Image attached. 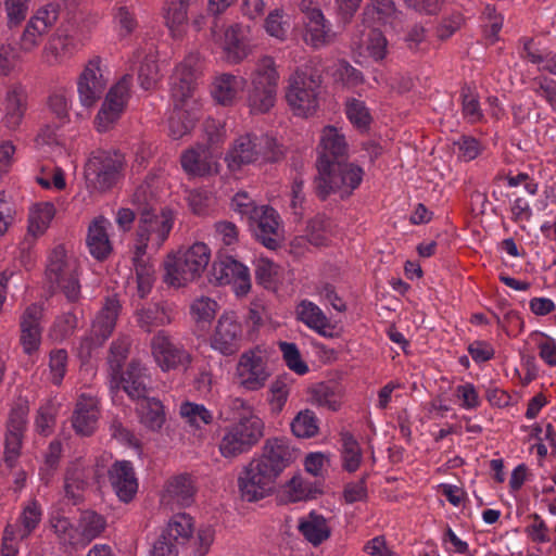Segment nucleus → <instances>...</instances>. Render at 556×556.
<instances>
[{
    "label": "nucleus",
    "mask_w": 556,
    "mask_h": 556,
    "mask_svg": "<svg viewBox=\"0 0 556 556\" xmlns=\"http://www.w3.org/2000/svg\"><path fill=\"white\" fill-rule=\"evenodd\" d=\"M198 62V55H187L176 66L170 77V98L174 109L168 119V128L169 136L175 140L189 134L199 118V103L195 98Z\"/></svg>",
    "instance_id": "nucleus-1"
},
{
    "label": "nucleus",
    "mask_w": 556,
    "mask_h": 556,
    "mask_svg": "<svg viewBox=\"0 0 556 556\" xmlns=\"http://www.w3.org/2000/svg\"><path fill=\"white\" fill-rule=\"evenodd\" d=\"M131 203L137 206L140 214L132 249L138 250V253H147L149 247L157 251L167 240L173 228L172 212L167 210L160 214L154 212V199L148 185H140L136 189Z\"/></svg>",
    "instance_id": "nucleus-2"
},
{
    "label": "nucleus",
    "mask_w": 556,
    "mask_h": 556,
    "mask_svg": "<svg viewBox=\"0 0 556 556\" xmlns=\"http://www.w3.org/2000/svg\"><path fill=\"white\" fill-rule=\"evenodd\" d=\"M211 261V250L203 242L180 248L164 261V282L180 288L199 279Z\"/></svg>",
    "instance_id": "nucleus-3"
},
{
    "label": "nucleus",
    "mask_w": 556,
    "mask_h": 556,
    "mask_svg": "<svg viewBox=\"0 0 556 556\" xmlns=\"http://www.w3.org/2000/svg\"><path fill=\"white\" fill-rule=\"evenodd\" d=\"M280 74L273 56L260 58L250 74L245 103L253 115L267 114L276 105Z\"/></svg>",
    "instance_id": "nucleus-4"
},
{
    "label": "nucleus",
    "mask_w": 556,
    "mask_h": 556,
    "mask_svg": "<svg viewBox=\"0 0 556 556\" xmlns=\"http://www.w3.org/2000/svg\"><path fill=\"white\" fill-rule=\"evenodd\" d=\"M265 424L255 414L239 416L237 421L225 427L218 442L224 458L233 459L250 452L264 437Z\"/></svg>",
    "instance_id": "nucleus-5"
},
{
    "label": "nucleus",
    "mask_w": 556,
    "mask_h": 556,
    "mask_svg": "<svg viewBox=\"0 0 556 556\" xmlns=\"http://www.w3.org/2000/svg\"><path fill=\"white\" fill-rule=\"evenodd\" d=\"M321 79L304 70H296L288 78L286 101L295 116L309 117L319 109Z\"/></svg>",
    "instance_id": "nucleus-6"
},
{
    "label": "nucleus",
    "mask_w": 556,
    "mask_h": 556,
    "mask_svg": "<svg viewBox=\"0 0 556 556\" xmlns=\"http://www.w3.org/2000/svg\"><path fill=\"white\" fill-rule=\"evenodd\" d=\"M281 154L276 140L267 135L245 134L238 137L226 155L228 167L232 170L242 165L275 162Z\"/></svg>",
    "instance_id": "nucleus-7"
},
{
    "label": "nucleus",
    "mask_w": 556,
    "mask_h": 556,
    "mask_svg": "<svg viewBox=\"0 0 556 556\" xmlns=\"http://www.w3.org/2000/svg\"><path fill=\"white\" fill-rule=\"evenodd\" d=\"M318 175L315 178L317 195L325 200L331 193H339L341 198L349 197L363 180V169L353 164L337 161L329 167L319 165Z\"/></svg>",
    "instance_id": "nucleus-8"
},
{
    "label": "nucleus",
    "mask_w": 556,
    "mask_h": 556,
    "mask_svg": "<svg viewBox=\"0 0 556 556\" xmlns=\"http://www.w3.org/2000/svg\"><path fill=\"white\" fill-rule=\"evenodd\" d=\"M208 144H195L185 150L180 155V164L182 169L192 176H207L217 173L218 163L217 155L213 151V147L223 141V132L219 130L215 122L205 124Z\"/></svg>",
    "instance_id": "nucleus-9"
},
{
    "label": "nucleus",
    "mask_w": 556,
    "mask_h": 556,
    "mask_svg": "<svg viewBox=\"0 0 556 556\" xmlns=\"http://www.w3.org/2000/svg\"><path fill=\"white\" fill-rule=\"evenodd\" d=\"M250 26L232 23L226 27L219 18L214 17L211 25L212 40L220 47L229 64H239L252 52L250 45Z\"/></svg>",
    "instance_id": "nucleus-10"
},
{
    "label": "nucleus",
    "mask_w": 556,
    "mask_h": 556,
    "mask_svg": "<svg viewBox=\"0 0 556 556\" xmlns=\"http://www.w3.org/2000/svg\"><path fill=\"white\" fill-rule=\"evenodd\" d=\"M271 376L266 350L255 346L244 351L238 358L235 380L239 388L256 392L262 390Z\"/></svg>",
    "instance_id": "nucleus-11"
},
{
    "label": "nucleus",
    "mask_w": 556,
    "mask_h": 556,
    "mask_svg": "<svg viewBox=\"0 0 556 556\" xmlns=\"http://www.w3.org/2000/svg\"><path fill=\"white\" fill-rule=\"evenodd\" d=\"M124 167V156L118 152L97 151L85 165L87 187L106 191L117 184Z\"/></svg>",
    "instance_id": "nucleus-12"
},
{
    "label": "nucleus",
    "mask_w": 556,
    "mask_h": 556,
    "mask_svg": "<svg viewBox=\"0 0 556 556\" xmlns=\"http://www.w3.org/2000/svg\"><path fill=\"white\" fill-rule=\"evenodd\" d=\"M119 312V301L115 296L106 298L92 321L90 333L80 339L78 356L81 359H89L92 352L102 346L113 333Z\"/></svg>",
    "instance_id": "nucleus-13"
},
{
    "label": "nucleus",
    "mask_w": 556,
    "mask_h": 556,
    "mask_svg": "<svg viewBox=\"0 0 556 556\" xmlns=\"http://www.w3.org/2000/svg\"><path fill=\"white\" fill-rule=\"evenodd\" d=\"M277 480L265 464L253 457L238 477V489L242 500L257 502L274 493Z\"/></svg>",
    "instance_id": "nucleus-14"
},
{
    "label": "nucleus",
    "mask_w": 556,
    "mask_h": 556,
    "mask_svg": "<svg viewBox=\"0 0 556 556\" xmlns=\"http://www.w3.org/2000/svg\"><path fill=\"white\" fill-rule=\"evenodd\" d=\"M151 354L163 372L187 370L192 362V354L176 342L167 331L159 330L150 342Z\"/></svg>",
    "instance_id": "nucleus-15"
},
{
    "label": "nucleus",
    "mask_w": 556,
    "mask_h": 556,
    "mask_svg": "<svg viewBox=\"0 0 556 556\" xmlns=\"http://www.w3.org/2000/svg\"><path fill=\"white\" fill-rule=\"evenodd\" d=\"M29 405L26 400L16 401L9 412L5 425L4 463L13 469L21 455L23 440L28 427Z\"/></svg>",
    "instance_id": "nucleus-16"
},
{
    "label": "nucleus",
    "mask_w": 556,
    "mask_h": 556,
    "mask_svg": "<svg viewBox=\"0 0 556 556\" xmlns=\"http://www.w3.org/2000/svg\"><path fill=\"white\" fill-rule=\"evenodd\" d=\"M243 328L235 312L219 316L210 337V346L223 356H232L242 346Z\"/></svg>",
    "instance_id": "nucleus-17"
},
{
    "label": "nucleus",
    "mask_w": 556,
    "mask_h": 556,
    "mask_svg": "<svg viewBox=\"0 0 556 556\" xmlns=\"http://www.w3.org/2000/svg\"><path fill=\"white\" fill-rule=\"evenodd\" d=\"M88 36L70 33L67 29H58L42 50V61L49 66L66 64L73 55L85 45Z\"/></svg>",
    "instance_id": "nucleus-18"
},
{
    "label": "nucleus",
    "mask_w": 556,
    "mask_h": 556,
    "mask_svg": "<svg viewBox=\"0 0 556 556\" xmlns=\"http://www.w3.org/2000/svg\"><path fill=\"white\" fill-rule=\"evenodd\" d=\"M131 76L125 75L109 90L101 109L96 116V125L99 131H106L121 117L129 99Z\"/></svg>",
    "instance_id": "nucleus-19"
},
{
    "label": "nucleus",
    "mask_w": 556,
    "mask_h": 556,
    "mask_svg": "<svg viewBox=\"0 0 556 556\" xmlns=\"http://www.w3.org/2000/svg\"><path fill=\"white\" fill-rule=\"evenodd\" d=\"M211 281L232 285L237 295H245L251 289L249 268L232 256H223L213 263Z\"/></svg>",
    "instance_id": "nucleus-20"
},
{
    "label": "nucleus",
    "mask_w": 556,
    "mask_h": 556,
    "mask_svg": "<svg viewBox=\"0 0 556 556\" xmlns=\"http://www.w3.org/2000/svg\"><path fill=\"white\" fill-rule=\"evenodd\" d=\"M101 62L99 56L90 59L77 78L78 98L81 105L86 108L93 106L106 88Z\"/></svg>",
    "instance_id": "nucleus-21"
},
{
    "label": "nucleus",
    "mask_w": 556,
    "mask_h": 556,
    "mask_svg": "<svg viewBox=\"0 0 556 556\" xmlns=\"http://www.w3.org/2000/svg\"><path fill=\"white\" fill-rule=\"evenodd\" d=\"M298 450L294 448L286 438H269L262 448L261 454L255 458L263 464L278 478L298 458Z\"/></svg>",
    "instance_id": "nucleus-22"
},
{
    "label": "nucleus",
    "mask_w": 556,
    "mask_h": 556,
    "mask_svg": "<svg viewBox=\"0 0 556 556\" xmlns=\"http://www.w3.org/2000/svg\"><path fill=\"white\" fill-rule=\"evenodd\" d=\"M298 450L294 448L286 438H269L262 448L261 454L255 458L263 464L278 478L298 458Z\"/></svg>",
    "instance_id": "nucleus-23"
},
{
    "label": "nucleus",
    "mask_w": 556,
    "mask_h": 556,
    "mask_svg": "<svg viewBox=\"0 0 556 556\" xmlns=\"http://www.w3.org/2000/svg\"><path fill=\"white\" fill-rule=\"evenodd\" d=\"M59 12L55 5L48 4L40 8L28 21L20 38V50L30 52L36 49L43 35L55 24Z\"/></svg>",
    "instance_id": "nucleus-24"
},
{
    "label": "nucleus",
    "mask_w": 556,
    "mask_h": 556,
    "mask_svg": "<svg viewBox=\"0 0 556 556\" xmlns=\"http://www.w3.org/2000/svg\"><path fill=\"white\" fill-rule=\"evenodd\" d=\"M45 308L41 304L28 305L20 317V343L25 354L31 355L41 344Z\"/></svg>",
    "instance_id": "nucleus-25"
},
{
    "label": "nucleus",
    "mask_w": 556,
    "mask_h": 556,
    "mask_svg": "<svg viewBox=\"0 0 556 556\" xmlns=\"http://www.w3.org/2000/svg\"><path fill=\"white\" fill-rule=\"evenodd\" d=\"M147 378V368L132 359L123 375L119 372L115 379L111 377V388L122 387L131 400L141 401L148 397Z\"/></svg>",
    "instance_id": "nucleus-26"
},
{
    "label": "nucleus",
    "mask_w": 556,
    "mask_h": 556,
    "mask_svg": "<svg viewBox=\"0 0 556 556\" xmlns=\"http://www.w3.org/2000/svg\"><path fill=\"white\" fill-rule=\"evenodd\" d=\"M346 152L348 143L344 135L333 126H326L320 136L317 170H319V165L324 164L329 167L331 163L344 160Z\"/></svg>",
    "instance_id": "nucleus-27"
},
{
    "label": "nucleus",
    "mask_w": 556,
    "mask_h": 556,
    "mask_svg": "<svg viewBox=\"0 0 556 556\" xmlns=\"http://www.w3.org/2000/svg\"><path fill=\"white\" fill-rule=\"evenodd\" d=\"M108 476L118 498L125 503L130 502L138 490V481L131 463L128 460L115 462L110 467Z\"/></svg>",
    "instance_id": "nucleus-28"
},
{
    "label": "nucleus",
    "mask_w": 556,
    "mask_h": 556,
    "mask_svg": "<svg viewBox=\"0 0 556 556\" xmlns=\"http://www.w3.org/2000/svg\"><path fill=\"white\" fill-rule=\"evenodd\" d=\"M98 404L96 395L87 393L79 395L72 417V426L76 433L81 435L93 433L99 419Z\"/></svg>",
    "instance_id": "nucleus-29"
},
{
    "label": "nucleus",
    "mask_w": 556,
    "mask_h": 556,
    "mask_svg": "<svg viewBox=\"0 0 556 556\" xmlns=\"http://www.w3.org/2000/svg\"><path fill=\"white\" fill-rule=\"evenodd\" d=\"M303 25L302 38L307 46L314 49L327 47L337 40V33L332 29L331 23L325 17L323 12L308 18H303Z\"/></svg>",
    "instance_id": "nucleus-30"
},
{
    "label": "nucleus",
    "mask_w": 556,
    "mask_h": 556,
    "mask_svg": "<svg viewBox=\"0 0 556 556\" xmlns=\"http://www.w3.org/2000/svg\"><path fill=\"white\" fill-rule=\"evenodd\" d=\"M247 86V79L231 73H222L215 76L211 94L213 99L225 106L235 104Z\"/></svg>",
    "instance_id": "nucleus-31"
},
{
    "label": "nucleus",
    "mask_w": 556,
    "mask_h": 556,
    "mask_svg": "<svg viewBox=\"0 0 556 556\" xmlns=\"http://www.w3.org/2000/svg\"><path fill=\"white\" fill-rule=\"evenodd\" d=\"M255 222L256 227L254 229L256 238L269 249H276L279 241V215L273 208L268 206H261L254 211V215L251 218Z\"/></svg>",
    "instance_id": "nucleus-32"
},
{
    "label": "nucleus",
    "mask_w": 556,
    "mask_h": 556,
    "mask_svg": "<svg viewBox=\"0 0 556 556\" xmlns=\"http://www.w3.org/2000/svg\"><path fill=\"white\" fill-rule=\"evenodd\" d=\"M111 223L103 216L96 217L88 226L86 244L89 253L98 261H103L112 253L109 238Z\"/></svg>",
    "instance_id": "nucleus-33"
},
{
    "label": "nucleus",
    "mask_w": 556,
    "mask_h": 556,
    "mask_svg": "<svg viewBox=\"0 0 556 556\" xmlns=\"http://www.w3.org/2000/svg\"><path fill=\"white\" fill-rule=\"evenodd\" d=\"M194 525L187 514L174 515L157 541H164L168 547L178 552L179 545H185L193 533Z\"/></svg>",
    "instance_id": "nucleus-34"
},
{
    "label": "nucleus",
    "mask_w": 556,
    "mask_h": 556,
    "mask_svg": "<svg viewBox=\"0 0 556 556\" xmlns=\"http://www.w3.org/2000/svg\"><path fill=\"white\" fill-rule=\"evenodd\" d=\"M2 108L3 125L10 130L17 129L26 112V93L23 88L18 86L10 87L5 93Z\"/></svg>",
    "instance_id": "nucleus-35"
},
{
    "label": "nucleus",
    "mask_w": 556,
    "mask_h": 556,
    "mask_svg": "<svg viewBox=\"0 0 556 556\" xmlns=\"http://www.w3.org/2000/svg\"><path fill=\"white\" fill-rule=\"evenodd\" d=\"M79 269L77 261L67 255L64 247L58 245L49 255L46 277L50 286L66 278Z\"/></svg>",
    "instance_id": "nucleus-36"
},
{
    "label": "nucleus",
    "mask_w": 556,
    "mask_h": 556,
    "mask_svg": "<svg viewBox=\"0 0 556 556\" xmlns=\"http://www.w3.org/2000/svg\"><path fill=\"white\" fill-rule=\"evenodd\" d=\"M193 0H167L162 8L165 26L173 38H180L188 22V10Z\"/></svg>",
    "instance_id": "nucleus-37"
},
{
    "label": "nucleus",
    "mask_w": 556,
    "mask_h": 556,
    "mask_svg": "<svg viewBox=\"0 0 556 556\" xmlns=\"http://www.w3.org/2000/svg\"><path fill=\"white\" fill-rule=\"evenodd\" d=\"M194 495V481L187 473L175 476L166 482L164 498L168 502L186 507L193 503Z\"/></svg>",
    "instance_id": "nucleus-38"
},
{
    "label": "nucleus",
    "mask_w": 556,
    "mask_h": 556,
    "mask_svg": "<svg viewBox=\"0 0 556 556\" xmlns=\"http://www.w3.org/2000/svg\"><path fill=\"white\" fill-rule=\"evenodd\" d=\"M131 262L137 282V293L143 299L151 292L155 282V268L147 253H138V250L135 249H132Z\"/></svg>",
    "instance_id": "nucleus-39"
},
{
    "label": "nucleus",
    "mask_w": 556,
    "mask_h": 556,
    "mask_svg": "<svg viewBox=\"0 0 556 556\" xmlns=\"http://www.w3.org/2000/svg\"><path fill=\"white\" fill-rule=\"evenodd\" d=\"M298 529L305 540L314 546L321 544L331 533L327 519L314 511L300 519Z\"/></svg>",
    "instance_id": "nucleus-40"
},
{
    "label": "nucleus",
    "mask_w": 556,
    "mask_h": 556,
    "mask_svg": "<svg viewBox=\"0 0 556 556\" xmlns=\"http://www.w3.org/2000/svg\"><path fill=\"white\" fill-rule=\"evenodd\" d=\"M88 477V469L80 462L68 466L64 479V491L66 497L72 500L74 504L81 500L83 492L87 486Z\"/></svg>",
    "instance_id": "nucleus-41"
},
{
    "label": "nucleus",
    "mask_w": 556,
    "mask_h": 556,
    "mask_svg": "<svg viewBox=\"0 0 556 556\" xmlns=\"http://www.w3.org/2000/svg\"><path fill=\"white\" fill-rule=\"evenodd\" d=\"M522 59L531 62L532 64H536L540 71H545L549 74L556 75V52L540 49L534 43L533 39L525 38L522 39Z\"/></svg>",
    "instance_id": "nucleus-42"
},
{
    "label": "nucleus",
    "mask_w": 556,
    "mask_h": 556,
    "mask_svg": "<svg viewBox=\"0 0 556 556\" xmlns=\"http://www.w3.org/2000/svg\"><path fill=\"white\" fill-rule=\"evenodd\" d=\"M174 311L168 305H153L137 313V323L141 329L151 332L153 327L165 326L174 320Z\"/></svg>",
    "instance_id": "nucleus-43"
},
{
    "label": "nucleus",
    "mask_w": 556,
    "mask_h": 556,
    "mask_svg": "<svg viewBox=\"0 0 556 556\" xmlns=\"http://www.w3.org/2000/svg\"><path fill=\"white\" fill-rule=\"evenodd\" d=\"M137 412L140 422L152 431L160 430L165 422L164 406L155 397H146L141 400Z\"/></svg>",
    "instance_id": "nucleus-44"
},
{
    "label": "nucleus",
    "mask_w": 556,
    "mask_h": 556,
    "mask_svg": "<svg viewBox=\"0 0 556 556\" xmlns=\"http://www.w3.org/2000/svg\"><path fill=\"white\" fill-rule=\"evenodd\" d=\"M296 315L299 320L320 334H326V329L330 326L329 319L323 311L316 304L307 300H303L298 305Z\"/></svg>",
    "instance_id": "nucleus-45"
},
{
    "label": "nucleus",
    "mask_w": 556,
    "mask_h": 556,
    "mask_svg": "<svg viewBox=\"0 0 556 556\" xmlns=\"http://www.w3.org/2000/svg\"><path fill=\"white\" fill-rule=\"evenodd\" d=\"M50 525L62 545L75 548L81 547L79 529L76 528L67 517L60 515L53 516L50 519Z\"/></svg>",
    "instance_id": "nucleus-46"
},
{
    "label": "nucleus",
    "mask_w": 556,
    "mask_h": 556,
    "mask_svg": "<svg viewBox=\"0 0 556 556\" xmlns=\"http://www.w3.org/2000/svg\"><path fill=\"white\" fill-rule=\"evenodd\" d=\"M79 527V534L81 535V547H85L104 531L106 521L103 516L97 514L96 511L86 510L80 516Z\"/></svg>",
    "instance_id": "nucleus-47"
},
{
    "label": "nucleus",
    "mask_w": 556,
    "mask_h": 556,
    "mask_svg": "<svg viewBox=\"0 0 556 556\" xmlns=\"http://www.w3.org/2000/svg\"><path fill=\"white\" fill-rule=\"evenodd\" d=\"M55 215V207L50 202L36 204L29 213L28 231L33 236L42 235Z\"/></svg>",
    "instance_id": "nucleus-48"
},
{
    "label": "nucleus",
    "mask_w": 556,
    "mask_h": 556,
    "mask_svg": "<svg viewBox=\"0 0 556 556\" xmlns=\"http://www.w3.org/2000/svg\"><path fill=\"white\" fill-rule=\"evenodd\" d=\"M130 344L131 340L126 334L118 336L111 343L108 356V365L110 369V377H112L113 379H115L119 375L124 361L128 355Z\"/></svg>",
    "instance_id": "nucleus-49"
},
{
    "label": "nucleus",
    "mask_w": 556,
    "mask_h": 556,
    "mask_svg": "<svg viewBox=\"0 0 556 556\" xmlns=\"http://www.w3.org/2000/svg\"><path fill=\"white\" fill-rule=\"evenodd\" d=\"M341 458L342 466L349 472H354L359 468L363 459L362 448L355 438L349 433H341Z\"/></svg>",
    "instance_id": "nucleus-50"
},
{
    "label": "nucleus",
    "mask_w": 556,
    "mask_h": 556,
    "mask_svg": "<svg viewBox=\"0 0 556 556\" xmlns=\"http://www.w3.org/2000/svg\"><path fill=\"white\" fill-rule=\"evenodd\" d=\"M312 404L336 412L341 406V396L331 386L320 382L309 390Z\"/></svg>",
    "instance_id": "nucleus-51"
},
{
    "label": "nucleus",
    "mask_w": 556,
    "mask_h": 556,
    "mask_svg": "<svg viewBox=\"0 0 556 556\" xmlns=\"http://www.w3.org/2000/svg\"><path fill=\"white\" fill-rule=\"evenodd\" d=\"M42 510L36 500L29 501L20 516V527L15 530L20 540H24L37 528L41 520Z\"/></svg>",
    "instance_id": "nucleus-52"
},
{
    "label": "nucleus",
    "mask_w": 556,
    "mask_h": 556,
    "mask_svg": "<svg viewBox=\"0 0 556 556\" xmlns=\"http://www.w3.org/2000/svg\"><path fill=\"white\" fill-rule=\"evenodd\" d=\"M372 9L381 23L389 25L396 31L402 30L404 14L396 9L393 0H374Z\"/></svg>",
    "instance_id": "nucleus-53"
},
{
    "label": "nucleus",
    "mask_w": 556,
    "mask_h": 556,
    "mask_svg": "<svg viewBox=\"0 0 556 556\" xmlns=\"http://www.w3.org/2000/svg\"><path fill=\"white\" fill-rule=\"evenodd\" d=\"M78 319L74 311H68L55 317L49 329V338L55 342H63L74 334Z\"/></svg>",
    "instance_id": "nucleus-54"
},
{
    "label": "nucleus",
    "mask_w": 556,
    "mask_h": 556,
    "mask_svg": "<svg viewBox=\"0 0 556 556\" xmlns=\"http://www.w3.org/2000/svg\"><path fill=\"white\" fill-rule=\"evenodd\" d=\"M180 416L191 427L197 429L202 426L211 425L213 422V413L208 410L203 404H197L192 402H184L179 408Z\"/></svg>",
    "instance_id": "nucleus-55"
},
{
    "label": "nucleus",
    "mask_w": 556,
    "mask_h": 556,
    "mask_svg": "<svg viewBox=\"0 0 556 556\" xmlns=\"http://www.w3.org/2000/svg\"><path fill=\"white\" fill-rule=\"evenodd\" d=\"M331 233V222L326 216L317 215L307 225V240L315 247L326 245Z\"/></svg>",
    "instance_id": "nucleus-56"
},
{
    "label": "nucleus",
    "mask_w": 556,
    "mask_h": 556,
    "mask_svg": "<svg viewBox=\"0 0 556 556\" xmlns=\"http://www.w3.org/2000/svg\"><path fill=\"white\" fill-rule=\"evenodd\" d=\"M291 430L298 438L315 437L319 430L315 413L309 409L299 412L291 422Z\"/></svg>",
    "instance_id": "nucleus-57"
},
{
    "label": "nucleus",
    "mask_w": 556,
    "mask_h": 556,
    "mask_svg": "<svg viewBox=\"0 0 556 556\" xmlns=\"http://www.w3.org/2000/svg\"><path fill=\"white\" fill-rule=\"evenodd\" d=\"M293 379L288 375L278 376L269 387L271 409L279 413L285 407L290 394Z\"/></svg>",
    "instance_id": "nucleus-58"
},
{
    "label": "nucleus",
    "mask_w": 556,
    "mask_h": 556,
    "mask_svg": "<svg viewBox=\"0 0 556 556\" xmlns=\"http://www.w3.org/2000/svg\"><path fill=\"white\" fill-rule=\"evenodd\" d=\"M345 114L351 124L362 131L368 129L371 123L368 108L364 101L358 99L351 98L346 100Z\"/></svg>",
    "instance_id": "nucleus-59"
},
{
    "label": "nucleus",
    "mask_w": 556,
    "mask_h": 556,
    "mask_svg": "<svg viewBox=\"0 0 556 556\" xmlns=\"http://www.w3.org/2000/svg\"><path fill=\"white\" fill-rule=\"evenodd\" d=\"M218 304L208 296H199L190 305V314L195 323H210L216 315Z\"/></svg>",
    "instance_id": "nucleus-60"
},
{
    "label": "nucleus",
    "mask_w": 556,
    "mask_h": 556,
    "mask_svg": "<svg viewBox=\"0 0 556 556\" xmlns=\"http://www.w3.org/2000/svg\"><path fill=\"white\" fill-rule=\"evenodd\" d=\"M78 276L77 271L51 286L55 292L64 296L68 304H78L81 299V286Z\"/></svg>",
    "instance_id": "nucleus-61"
},
{
    "label": "nucleus",
    "mask_w": 556,
    "mask_h": 556,
    "mask_svg": "<svg viewBox=\"0 0 556 556\" xmlns=\"http://www.w3.org/2000/svg\"><path fill=\"white\" fill-rule=\"evenodd\" d=\"M496 324L511 337L517 336L523 328V321L518 312L503 306L501 313H493Z\"/></svg>",
    "instance_id": "nucleus-62"
},
{
    "label": "nucleus",
    "mask_w": 556,
    "mask_h": 556,
    "mask_svg": "<svg viewBox=\"0 0 556 556\" xmlns=\"http://www.w3.org/2000/svg\"><path fill=\"white\" fill-rule=\"evenodd\" d=\"M113 24L119 37L130 35L137 27L134 13L125 5L113 8Z\"/></svg>",
    "instance_id": "nucleus-63"
},
{
    "label": "nucleus",
    "mask_w": 556,
    "mask_h": 556,
    "mask_svg": "<svg viewBox=\"0 0 556 556\" xmlns=\"http://www.w3.org/2000/svg\"><path fill=\"white\" fill-rule=\"evenodd\" d=\"M264 27L269 36L280 41H285L288 36L290 24L288 20L285 18L283 11L276 9L267 15Z\"/></svg>",
    "instance_id": "nucleus-64"
}]
</instances>
